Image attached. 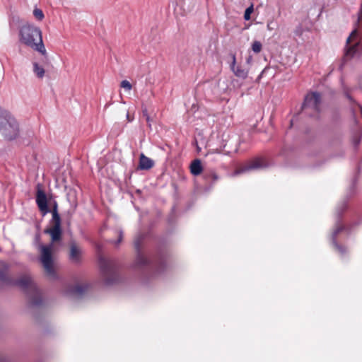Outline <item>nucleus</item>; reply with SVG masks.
Listing matches in <instances>:
<instances>
[{
  "instance_id": "obj_27",
  "label": "nucleus",
  "mask_w": 362,
  "mask_h": 362,
  "mask_svg": "<svg viewBox=\"0 0 362 362\" xmlns=\"http://www.w3.org/2000/svg\"><path fill=\"white\" fill-rule=\"evenodd\" d=\"M267 28H268L269 30H272L271 26H270V25H269V24H267Z\"/></svg>"
},
{
  "instance_id": "obj_4",
  "label": "nucleus",
  "mask_w": 362,
  "mask_h": 362,
  "mask_svg": "<svg viewBox=\"0 0 362 362\" xmlns=\"http://www.w3.org/2000/svg\"><path fill=\"white\" fill-rule=\"evenodd\" d=\"M52 243L47 245L42 244L39 245V250L40 252V261L46 274L51 278H55L56 274L54 269L53 259L52 255Z\"/></svg>"
},
{
  "instance_id": "obj_20",
  "label": "nucleus",
  "mask_w": 362,
  "mask_h": 362,
  "mask_svg": "<svg viewBox=\"0 0 362 362\" xmlns=\"http://www.w3.org/2000/svg\"><path fill=\"white\" fill-rule=\"evenodd\" d=\"M33 15L36 19L39 21H42L44 18V13L42 11L40 8H35L33 11Z\"/></svg>"
},
{
  "instance_id": "obj_11",
  "label": "nucleus",
  "mask_w": 362,
  "mask_h": 362,
  "mask_svg": "<svg viewBox=\"0 0 362 362\" xmlns=\"http://www.w3.org/2000/svg\"><path fill=\"white\" fill-rule=\"evenodd\" d=\"M230 69L233 74L238 78L245 79L247 77L248 71L240 66H235V56H233V62L230 64Z\"/></svg>"
},
{
  "instance_id": "obj_10",
  "label": "nucleus",
  "mask_w": 362,
  "mask_h": 362,
  "mask_svg": "<svg viewBox=\"0 0 362 362\" xmlns=\"http://www.w3.org/2000/svg\"><path fill=\"white\" fill-rule=\"evenodd\" d=\"M88 286L87 284H76L74 286L69 288L66 291L68 295L73 296L76 298L81 297L87 290Z\"/></svg>"
},
{
  "instance_id": "obj_8",
  "label": "nucleus",
  "mask_w": 362,
  "mask_h": 362,
  "mask_svg": "<svg viewBox=\"0 0 362 362\" xmlns=\"http://www.w3.org/2000/svg\"><path fill=\"white\" fill-rule=\"evenodd\" d=\"M36 203L43 215H45L49 212L47 206V199L45 192L40 188L38 185L37 194H36Z\"/></svg>"
},
{
  "instance_id": "obj_7",
  "label": "nucleus",
  "mask_w": 362,
  "mask_h": 362,
  "mask_svg": "<svg viewBox=\"0 0 362 362\" xmlns=\"http://www.w3.org/2000/svg\"><path fill=\"white\" fill-rule=\"evenodd\" d=\"M100 267L102 273L105 276V281L107 284H111V280L107 278V276H112L115 274V269L112 262L103 257L100 258Z\"/></svg>"
},
{
  "instance_id": "obj_23",
  "label": "nucleus",
  "mask_w": 362,
  "mask_h": 362,
  "mask_svg": "<svg viewBox=\"0 0 362 362\" xmlns=\"http://www.w3.org/2000/svg\"><path fill=\"white\" fill-rule=\"evenodd\" d=\"M123 233L122 230L119 231V238L118 240L115 243L116 245H119L122 240Z\"/></svg>"
},
{
  "instance_id": "obj_24",
  "label": "nucleus",
  "mask_w": 362,
  "mask_h": 362,
  "mask_svg": "<svg viewBox=\"0 0 362 362\" xmlns=\"http://www.w3.org/2000/svg\"><path fill=\"white\" fill-rule=\"evenodd\" d=\"M143 115H144V116L145 117H147V115H148V111H147V110H146V109H145V110H143Z\"/></svg>"
},
{
  "instance_id": "obj_22",
  "label": "nucleus",
  "mask_w": 362,
  "mask_h": 362,
  "mask_svg": "<svg viewBox=\"0 0 362 362\" xmlns=\"http://www.w3.org/2000/svg\"><path fill=\"white\" fill-rule=\"evenodd\" d=\"M120 86L128 91L131 90L132 88L131 83L127 80H123L120 83Z\"/></svg>"
},
{
  "instance_id": "obj_12",
  "label": "nucleus",
  "mask_w": 362,
  "mask_h": 362,
  "mask_svg": "<svg viewBox=\"0 0 362 362\" xmlns=\"http://www.w3.org/2000/svg\"><path fill=\"white\" fill-rule=\"evenodd\" d=\"M45 233L50 235L52 243L57 242L62 237L61 226H53L51 228L46 229Z\"/></svg>"
},
{
  "instance_id": "obj_15",
  "label": "nucleus",
  "mask_w": 362,
  "mask_h": 362,
  "mask_svg": "<svg viewBox=\"0 0 362 362\" xmlns=\"http://www.w3.org/2000/svg\"><path fill=\"white\" fill-rule=\"evenodd\" d=\"M33 71L36 77L40 79L43 78L45 74L44 67L37 62H33Z\"/></svg>"
},
{
  "instance_id": "obj_13",
  "label": "nucleus",
  "mask_w": 362,
  "mask_h": 362,
  "mask_svg": "<svg viewBox=\"0 0 362 362\" xmlns=\"http://www.w3.org/2000/svg\"><path fill=\"white\" fill-rule=\"evenodd\" d=\"M154 165V162L152 159L146 157L143 153L141 154L139 158V168L141 170H149Z\"/></svg>"
},
{
  "instance_id": "obj_29",
  "label": "nucleus",
  "mask_w": 362,
  "mask_h": 362,
  "mask_svg": "<svg viewBox=\"0 0 362 362\" xmlns=\"http://www.w3.org/2000/svg\"><path fill=\"white\" fill-rule=\"evenodd\" d=\"M127 118L129 119V113L127 115Z\"/></svg>"
},
{
  "instance_id": "obj_2",
  "label": "nucleus",
  "mask_w": 362,
  "mask_h": 362,
  "mask_svg": "<svg viewBox=\"0 0 362 362\" xmlns=\"http://www.w3.org/2000/svg\"><path fill=\"white\" fill-rule=\"evenodd\" d=\"M18 37L21 44L47 57V54L40 28L30 24L23 25L19 29Z\"/></svg>"
},
{
  "instance_id": "obj_1",
  "label": "nucleus",
  "mask_w": 362,
  "mask_h": 362,
  "mask_svg": "<svg viewBox=\"0 0 362 362\" xmlns=\"http://www.w3.org/2000/svg\"><path fill=\"white\" fill-rule=\"evenodd\" d=\"M1 266L2 268L0 269V283L7 285H16L26 293L31 292L33 295V297L31 298V303L33 305H39L41 303L42 300L40 296L39 290L30 275H23L18 280L13 281L7 276L9 269L8 265L5 262H1Z\"/></svg>"
},
{
  "instance_id": "obj_21",
  "label": "nucleus",
  "mask_w": 362,
  "mask_h": 362,
  "mask_svg": "<svg viewBox=\"0 0 362 362\" xmlns=\"http://www.w3.org/2000/svg\"><path fill=\"white\" fill-rule=\"evenodd\" d=\"M253 5H251L248 8H246L244 13V18L245 21H249L250 19V15L253 12Z\"/></svg>"
},
{
  "instance_id": "obj_6",
  "label": "nucleus",
  "mask_w": 362,
  "mask_h": 362,
  "mask_svg": "<svg viewBox=\"0 0 362 362\" xmlns=\"http://www.w3.org/2000/svg\"><path fill=\"white\" fill-rule=\"evenodd\" d=\"M269 166L268 163L264 158H256L250 160L243 166L238 168L233 173V176H236L242 173H245L251 170H257L266 168Z\"/></svg>"
},
{
  "instance_id": "obj_9",
  "label": "nucleus",
  "mask_w": 362,
  "mask_h": 362,
  "mask_svg": "<svg viewBox=\"0 0 362 362\" xmlns=\"http://www.w3.org/2000/svg\"><path fill=\"white\" fill-rule=\"evenodd\" d=\"M142 238L138 237L134 241V247L138 252L136 264L139 267H143L151 264L150 260L144 255L140 253V244L141 243Z\"/></svg>"
},
{
  "instance_id": "obj_26",
  "label": "nucleus",
  "mask_w": 362,
  "mask_h": 362,
  "mask_svg": "<svg viewBox=\"0 0 362 362\" xmlns=\"http://www.w3.org/2000/svg\"><path fill=\"white\" fill-rule=\"evenodd\" d=\"M146 119L147 122H150V117H149V115H147V117H146Z\"/></svg>"
},
{
  "instance_id": "obj_28",
  "label": "nucleus",
  "mask_w": 362,
  "mask_h": 362,
  "mask_svg": "<svg viewBox=\"0 0 362 362\" xmlns=\"http://www.w3.org/2000/svg\"><path fill=\"white\" fill-rule=\"evenodd\" d=\"M250 59H251V57H249L247 60V63H249L250 62Z\"/></svg>"
},
{
  "instance_id": "obj_5",
  "label": "nucleus",
  "mask_w": 362,
  "mask_h": 362,
  "mask_svg": "<svg viewBox=\"0 0 362 362\" xmlns=\"http://www.w3.org/2000/svg\"><path fill=\"white\" fill-rule=\"evenodd\" d=\"M321 106V95L319 93L311 92L307 94L303 105V110L305 112L313 111L311 116L317 115Z\"/></svg>"
},
{
  "instance_id": "obj_25",
  "label": "nucleus",
  "mask_w": 362,
  "mask_h": 362,
  "mask_svg": "<svg viewBox=\"0 0 362 362\" xmlns=\"http://www.w3.org/2000/svg\"><path fill=\"white\" fill-rule=\"evenodd\" d=\"M212 177H213V179H214V180H218V175H217L216 173H213V174H212Z\"/></svg>"
},
{
  "instance_id": "obj_17",
  "label": "nucleus",
  "mask_w": 362,
  "mask_h": 362,
  "mask_svg": "<svg viewBox=\"0 0 362 362\" xmlns=\"http://www.w3.org/2000/svg\"><path fill=\"white\" fill-rule=\"evenodd\" d=\"M343 229L342 227L341 226H338L336 230L333 232V234H332V242H333V245H334V247H336V249L338 250V252L341 254H343L345 252V249L339 245L337 242H336V238H337V234Z\"/></svg>"
},
{
  "instance_id": "obj_18",
  "label": "nucleus",
  "mask_w": 362,
  "mask_h": 362,
  "mask_svg": "<svg viewBox=\"0 0 362 362\" xmlns=\"http://www.w3.org/2000/svg\"><path fill=\"white\" fill-rule=\"evenodd\" d=\"M52 221L54 226H61V218L57 210V206L52 211Z\"/></svg>"
},
{
  "instance_id": "obj_16",
  "label": "nucleus",
  "mask_w": 362,
  "mask_h": 362,
  "mask_svg": "<svg viewBox=\"0 0 362 362\" xmlns=\"http://www.w3.org/2000/svg\"><path fill=\"white\" fill-rule=\"evenodd\" d=\"M81 252L80 249L74 244L71 245L70 250V259L72 262H78L80 260Z\"/></svg>"
},
{
  "instance_id": "obj_3",
  "label": "nucleus",
  "mask_w": 362,
  "mask_h": 362,
  "mask_svg": "<svg viewBox=\"0 0 362 362\" xmlns=\"http://www.w3.org/2000/svg\"><path fill=\"white\" fill-rule=\"evenodd\" d=\"M0 134L8 141L20 135L19 124L15 117L7 110L0 107Z\"/></svg>"
},
{
  "instance_id": "obj_19",
  "label": "nucleus",
  "mask_w": 362,
  "mask_h": 362,
  "mask_svg": "<svg viewBox=\"0 0 362 362\" xmlns=\"http://www.w3.org/2000/svg\"><path fill=\"white\" fill-rule=\"evenodd\" d=\"M262 43L259 41H255L252 45V49L255 53H259L262 50Z\"/></svg>"
},
{
  "instance_id": "obj_14",
  "label": "nucleus",
  "mask_w": 362,
  "mask_h": 362,
  "mask_svg": "<svg viewBox=\"0 0 362 362\" xmlns=\"http://www.w3.org/2000/svg\"><path fill=\"white\" fill-rule=\"evenodd\" d=\"M203 168L199 159L194 160L190 165V172L193 175H199L202 173Z\"/></svg>"
}]
</instances>
